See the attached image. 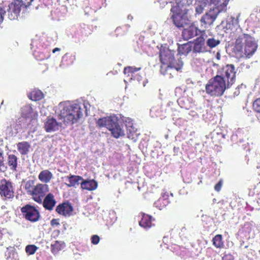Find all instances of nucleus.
<instances>
[{
    "label": "nucleus",
    "instance_id": "17",
    "mask_svg": "<svg viewBox=\"0 0 260 260\" xmlns=\"http://www.w3.org/2000/svg\"><path fill=\"white\" fill-rule=\"evenodd\" d=\"M61 126V123L57 122L55 118H51L47 119L45 123L44 127L47 132L50 133L58 130Z\"/></svg>",
    "mask_w": 260,
    "mask_h": 260
},
{
    "label": "nucleus",
    "instance_id": "30",
    "mask_svg": "<svg viewBox=\"0 0 260 260\" xmlns=\"http://www.w3.org/2000/svg\"><path fill=\"white\" fill-rule=\"evenodd\" d=\"M141 70V68L128 66L124 68L123 73L127 77H132L133 74Z\"/></svg>",
    "mask_w": 260,
    "mask_h": 260
},
{
    "label": "nucleus",
    "instance_id": "7",
    "mask_svg": "<svg viewBox=\"0 0 260 260\" xmlns=\"http://www.w3.org/2000/svg\"><path fill=\"white\" fill-rule=\"evenodd\" d=\"M23 217L31 222H35L39 220L41 215L36 207L30 204H26L20 209Z\"/></svg>",
    "mask_w": 260,
    "mask_h": 260
},
{
    "label": "nucleus",
    "instance_id": "33",
    "mask_svg": "<svg viewBox=\"0 0 260 260\" xmlns=\"http://www.w3.org/2000/svg\"><path fill=\"white\" fill-rule=\"evenodd\" d=\"M74 60V56L67 53L63 56L62 62L66 66H69L73 63Z\"/></svg>",
    "mask_w": 260,
    "mask_h": 260
},
{
    "label": "nucleus",
    "instance_id": "40",
    "mask_svg": "<svg viewBox=\"0 0 260 260\" xmlns=\"http://www.w3.org/2000/svg\"><path fill=\"white\" fill-rule=\"evenodd\" d=\"M5 14V10L3 8L0 7V24L3 22Z\"/></svg>",
    "mask_w": 260,
    "mask_h": 260
},
{
    "label": "nucleus",
    "instance_id": "3",
    "mask_svg": "<svg viewBox=\"0 0 260 260\" xmlns=\"http://www.w3.org/2000/svg\"><path fill=\"white\" fill-rule=\"evenodd\" d=\"M231 87L222 76L217 75L208 81L205 89L206 93L211 96L220 97L223 95L225 90Z\"/></svg>",
    "mask_w": 260,
    "mask_h": 260
},
{
    "label": "nucleus",
    "instance_id": "19",
    "mask_svg": "<svg viewBox=\"0 0 260 260\" xmlns=\"http://www.w3.org/2000/svg\"><path fill=\"white\" fill-rule=\"evenodd\" d=\"M18 158L17 156L13 154H8L7 158V164L8 168L13 172L17 171L18 167Z\"/></svg>",
    "mask_w": 260,
    "mask_h": 260
},
{
    "label": "nucleus",
    "instance_id": "46",
    "mask_svg": "<svg viewBox=\"0 0 260 260\" xmlns=\"http://www.w3.org/2000/svg\"><path fill=\"white\" fill-rule=\"evenodd\" d=\"M227 256H228L227 255H225V256H224V257H223V259H224V258H226V257Z\"/></svg>",
    "mask_w": 260,
    "mask_h": 260
},
{
    "label": "nucleus",
    "instance_id": "20",
    "mask_svg": "<svg viewBox=\"0 0 260 260\" xmlns=\"http://www.w3.org/2000/svg\"><path fill=\"white\" fill-rule=\"evenodd\" d=\"M141 215L142 218L139 221V225L146 229L150 228L153 225L152 223V217L144 213H142Z\"/></svg>",
    "mask_w": 260,
    "mask_h": 260
},
{
    "label": "nucleus",
    "instance_id": "13",
    "mask_svg": "<svg viewBox=\"0 0 260 260\" xmlns=\"http://www.w3.org/2000/svg\"><path fill=\"white\" fill-rule=\"evenodd\" d=\"M55 211L59 215L64 216H70L73 211V207L71 204L67 201L57 205Z\"/></svg>",
    "mask_w": 260,
    "mask_h": 260
},
{
    "label": "nucleus",
    "instance_id": "32",
    "mask_svg": "<svg viewBox=\"0 0 260 260\" xmlns=\"http://www.w3.org/2000/svg\"><path fill=\"white\" fill-rule=\"evenodd\" d=\"M90 34L91 32L88 26L85 24L77 30V35L81 37H88Z\"/></svg>",
    "mask_w": 260,
    "mask_h": 260
},
{
    "label": "nucleus",
    "instance_id": "25",
    "mask_svg": "<svg viewBox=\"0 0 260 260\" xmlns=\"http://www.w3.org/2000/svg\"><path fill=\"white\" fill-rule=\"evenodd\" d=\"M229 1L230 0H224V1L221 3L220 0H210L209 3L210 4H213L215 6V7L213 9H221V12L226 10V6Z\"/></svg>",
    "mask_w": 260,
    "mask_h": 260
},
{
    "label": "nucleus",
    "instance_id": "22",
    "mask_svg": "<svg viewBox=\"0 0 260 260\" xmlns=\"http://www.w3.org/2000/svg\"><path fill=\"white\" fill-rule=\"evenodd\" d=\"M17 148L19 153L25 155L28 154L30 148V144L28 142L23 141L17 144Z\"/></svg>",
    "mask_w": 260,
    "mask_h": 260
},
{
    "label": "nucleus",
    "instance_id": "10",
    "mask_svg": "<svg viewBox=\"0 0 260 260\" xmlns=\"http://www.w3.org/2000/svg\"><path fill=\"white\" fill-rule=\"evenodd\" d=\"M236 75V71L234 65L228 64L222 67L219 76H222L228 85L232 86L235 82Z\"/></svg>",
    "mask_w": 260,
    "mask_h": 260
},
{
    "label": "nucleus",
    "instance_id": "45",
    "mask_svg": "<svg viewBox=\"0 0 260 260\" xmlns=\"http://www.w3.org/2000/svg\"><path fill=\"white\" fill-rule=\"evenodd\" d=\"M2 233L1 230H0V237L2 236Z\"/></svg>",
    "mask_w": 260,
    "mask_h": 260
},
{
    "label": "nucleus",
    "instance_id": "31",
    "mask_svg": "<svg viewBox=\"0 0 260 260\" xmlns=\"http://www.w3.org/2000/svg\"><path fill=\"white\" fill-rule=\"evenodd\" d=\"M8 170V166L5 163L4 151L0 148V173H5Z\"/></svg>",
    "mask_w": 260,
    "mask_h": 260
},
{
    "label": "nucleus",
    "instance_id": "36",
    "mask_svg": "<svg viewBox=\"0 0 260 260\" xmlns=\"http://www.w3.org/2000/svg\"><path fill=\"white\" fill-rule=\"evenodd\" d=\"M252 109L255 112L260 113V98H257L253 101Z\"/></svg>",
    "mask_w": 260,
    "mask_h": 260
},
{
    "label": "nucleus",
    "instance_id": "18",
    "mask_svg": "<svg viewBox=\"0 0 260 260\" xmlns=\"http://www.w3.org/2000/svg\"><path fill=\"white\" fill-rule=\"evenodd\" d=\"M186 0H175L173 5L172 6L171 12H182L183 10H189L187 8V6L186 4Z\"/></svg>",
    "mask_w": 260,
    "mask_h": 260
},
{
    "label": "nucleus",
    "instance_id": "24",
    "mask_svg": "<svg viewBox=\"0 0 260 260\" xmlns=\"http://www.w3.org/2000/svg\"><path fill=\"white\" fill-rule=\"evenodd\" d=\"M69 183H66L68 187H75L80 184V181L83 180L81 176L71 175L67 177Z\"/></svg>",
    "mask_w": 260,
    "mask_h": 260
},
{
    "label": "nucleus",
    "instance_id": "38",
    "mask_svg": "<svg viewBox=\"0 0 260 260\" xmlns=\"http://www.w3.org/2000/svg\"><path fill=\"white\" fill-rule=\"evenodd\" d=\"M91 243L96 245L99 243L100 241V237L96 235H93L91 238Z\"/></svg>",
    "mask_w": 260,
    "mask_h": 260
},
{
    "label": "nucleus",
    "instance_id": "14",
    "mask_svg": "<svg viewBox=\"0 0 260 260\" xmlns=\"http://www.w3.org/2000/svg\"><path fill=\"white\" fill-rule=\"evenodd\" d=\"M208 51L205 45V39L202 35L194 40L193 42V51L194 53H205Z\"/></svg>",
    "mask_w": 260,
    "mask_h": 260
},
{
    "label": "nucleus",
    "instance_id": "27",
    "mask_svg": "<svg viewBox=\"0 0 260 260\" xmlns=\"http://www.w3.org/2000/svg\"><path fill=\"white\" fill-rule=\"evenodd\" d=\"M64 246V243L61 241H55L51 244V251L54 254H56Z\"/></svg>",
    "mask_w": 260,
    "mask_h": 260
},
{
    "label": "nucleus",
    "instance_id": "9",
    "mask_svg": "<svg viewBox=\"0 0 260 260\" xmlns=\"http://www.w3.org/2000/svg\"><path fill=\"white\" fill-rule=\"evenodd\" d=\"M189 10H183L182 12L171 13V19L173 24L178 28L184 27L190 22L189 16Z\"/></svg>",
    "mask_w": 260,
    "mask_h": 260
},
{
    "label": "nucleus",
    "instance_id": "26",
    "mask_svg": "<svg viewBox=\"0 0 260 260\" xmlns=\"http://www.w3.org/2000/svg\"><path fill=\"white\" fill-rule=\"evenodd\" d=\"M28 97L31 101H38L44 98V94L40 90L34 89L28 94Z\"/></svg>",
    "mask_w": 260,
    "mask_h": 260
},
{
    "label": "nucleus",
    "instance_id": "12",
    "mask_svg": "<svg viewBox=\"0 0 260 260\" xmlns=\"http://www.w3.org/2000/svg\"><path fill=\"white\" fill-rule=\"evenodd\" d=\"M24 4L22 0H14L9 6L8 17L10 20L17 19L21 10L22 6Z\"/></svg>",
    "mask_w": 260,
    "mask_h": 260
},
{
    "label": "nucleus",
    "instance_id": "23",
    "mask_svg": "<svg viewBox=\"0 0 260 260\" xmlns=\"http://www.w3.org/2000/svg\"><path fill=\"white\" fill-rule=\"evenodd\" d=\"M53 178L52 173L48 170L42 171L38 175V178L42 182L49 183Z\"/></svg>",
    "mask_w": 260,
    "mask_h": 260
},
{
    "label": "nucleus",
    "instance_id": "1",
    "mask_svg": "<svg viewBox=\"0 0 260 260\" xmlns=\"http://www.w3.org/2000/svg\"><path fill=\"white\" fill-rule=\"evenodd\" d=\"M257 47L253 37L243 34L236 39L232 52L238 58H250L256 52Z\"/></svg>",
    "mask_w": 260,
    "mask_h": 260
},
{
    "label": "nucleus",
    "instance_id": "16",
    "mask_svg": "<svg viewBox=\"0 0 260 260\" xmlns=\"http://www.w3.org/2000/svg\"><path fill=\"white\" fill-rule=\"evenodd\" d=\"M199 29L194 24H191L188 27L183 29L182 32V36L184 40H188L198 35Z\"/></svg>",
    "mask_w": 260,
    "mask_h": 260
},
{
    "label": "nucleus",
    "instance_id": "28",
    "mask_svg": "<svg viewBox=\"0 0 260 260\" xmlns=\"http://www.w3.org/2000/svg\"><path fill=\"white\" fill-rule=\"evenodd\" d=\"M191 50V46L188 43L183 44L178 46V53L181 55H187Z\"/></svg>",
    "mask_w": 260,
    "mask_h": 260
},
{
    "label": "nucleus",
    "instance_id": "15",
    "mask_svg": "<svg viewBox=\"0 0 260 260\" xmlns=\"http://www.w3.org/2000/svg\"><path fill=\"white\" fill-rule=\"evenodd\" d=\"M41 204L46 210H53L56 204L55 196L52 193H48L42 200Z\"/></svg>",
    "mask_w": 260,
    "mask_h": 260
},
{
    "label": "nucleus",
    "instance_id": "34",
    "mask_svg": "<svg viewBox=\"0 0 260 260\" xmlns=\"http://www.w3.org/2000/svg\"><path fill=\"white\" fill-rule=\"evenodd\" d=\"M220 43V41L218 39H215L214 38H209L206 42L207 46L210 49L213 48L218 46Z\"/></svg>",
    "mask_w": 260,
    "mask_h": 260
},
{
    "label": "nucleus",
    "instance_id": "41",
    "mask_svg": "<svg viewBox=\"0 0 260 260\" xmlns=\"http://www.w3.org/2000/svg\"><path fill=\"white\" fill-rule=\"evenodd\" d=\"M204 8L201 5H199L196 8V12L198 14H200L203 12Z\"/></svg>",
    "mask_w": 260,
    "mask_h": 260
},
{
    "label": "nucleus",
    "instance_id": "29",
    "mask_svg": "<svg viewBox=\"0 0 260 260\" xmlns=\"http://www.w3.org/2000/svg\"><path fill=\"white\" fill-rule=\"evenodd\" d=\"M213 244L216 248H221L223 247L224 243L222 241V236L220 234L215 236L213 239Z\"/></svg>",
    "mask_w": 260,
    "mask_h": 260
},
{
    "label": "nucleus",
    "instance_id": "4",
    "mask_svg": "<svg viewBox=\"0 0 260 260\" xmlns=\"http://www.w3.org/2000/svg\"><path fill=\"white\" fill-rule=\"evenodd\" d=\"M119 118L115 115L99 118L96 122L99 127H106L111 131L112 135L115 138L124 135V131L118 124Z\"/></svg>",
    "mask_w": 260,
    "mask_h": 260
},
{
    "label": "nucleus",
    "instance_id": "2",
    "mask_svg": "<svg viewBox=\"0 0 260 260\" xmlns=\"http://www.w3.org/2000/svg\"><path fill=\"white\" fill-rule=\"evenodd\" d=\"M85 106L79 104L65 103L59 106L58 119L66 124H73L78 122L83 116Z\"/></svg>",
    "mask_w": 260,
    "mask_h": 260
},
{
    "label": "nucleus",
    "instance_id": "39",
    "mask_svg": "<svg viewBox=\"0 0 260 260\" xmlns=\"http://www.w3.org/2000/svg\"><path fill=\"white\" fill-rule=\"evenodd\" d=\"M223 184V181L222 179H220L218 182L214 186V189L217 191H219L221 190V187Z\"/></svg>",
    "mask_w": 260,
    "mask_h": 260
},
{
    "label": "nucleus",
    "instance_id": "11",
    "mask_svg": "<svg viewBox=\"0 0 260 260\" xmlns=\"http://www.w3.org/2000/svg\"><path fill=\"white\" fill-rule=\"evenodd\" d=\"M220 12L221 9H211L201 17L200 21L202 25L206 28L207 25L212 24Z\"/></svg>",
    "mask_w": 260,
    "mask_h": 260
},
{
    "label": "nucleus",
    "instance_id": "44",
    "mask_svg": "<svg viewBox=\"0 0 260 260\" xmlns=\"http://www.w3.org/2000/svg\"><path fill=\"white\" fill-rule=\"evenodd\" d=\"M15 127H16V129L17 131H18V129H20L21 128V126L20 124H17L15 125Z\"/></svg>",
    "mask_w": 260,
    "mask_h": 260
},
{
    "label": "nucleus",
    "instance_id": "43",
    "mask_svg": "<svg viewBox=\"0 0 260 260\" xmlns=\"http://www.w3.org/2000/svg\"><path fill=\"white\" fill-rule=\"evenodd\" d=\"M60 50V49L59 48H55L54 49H53L52 50V52L53 53H55L56 51H59Z\"/></svg>",
    "mask_w": 260,
    "mask_h": 260
},
{
    "label": "nucleus",
    "instance_id": "21",
    "mask_svg": "<svg viewBox=\"0 0 260 260\" xmlns=\"http://www.w3.org/2000/svg\"><path fill=\"white\" fill-rule=\"evenodd\" d=\"M81 188L87 190H95L98 187V183L94 180H84L80 183Z\"/></svg>",
    "mask_w": 260,
    "mask_h": 260
},
{
    "label": "nucleus",
    "instance_id": "8",
    "mask_svg": "<svg viewBox=\"0 0 260 260\" xmlns=\"http://www.w3.org/2000/svg\"><path fill=\"white\" fill-rule=\"evenodd\" d=\"M15 188L10 180L3 179L0 181V196L5 201L12 199L14 197Z\"/></svg>",
    "mask_w": 260,
    "mask_h": 260
},
{
    "label": "nucleus",
    "instance_id": "37",
    "mask_svg": "<svg viewBox=\"0 0 260 260\" xmlns=\"http://www.w3.org/2000/svg\"><path fill=\"white\" fill-rule=\"evenodd\" d=\"M37 248V247L35 245H28L25 247V251L27 254L31 255L36 252Z\"/></svg>",
    "mask_w": 260,
    "mask_h": 260
},
{
    "label": "nucleus",
    "instance_id": "5",
    "mask_svg": "<svg viewBox=\"0 0 260 260\" xmlns=\"http://www.w3.org/2000/svg\"><path fill=\"white\" fill-rule=\"evenodd\" d=\"M24 188L27 193L31 197L32 200L40 204L48 191V185L42 183H38L35 185V182L33 180L27 181L25 183Z\"/></svg>",
    "mask_w": 260,
    "mask_h": 260
},
{
    "label": "nucleus",
    "instance_id": "42",
    "mask_svg": "<svg viewBox=\"0 0 260 260\" xmlns=\"http://www.w3.org/2000/svg\"><path fill=\"white\" fill-rule=\"evenodd\" d=\"M52 226H58L59 225V219L53 218L50 221Z\"/></svg>",
    "mask_w": 260,
    "mask_h": 260
},
{
    "label": "nucleus",
    "instance_id": "47",
    "mask_svg": "<svg viewBox=\"0 0 260 260\" xmlns=\"http://www.w3.org/2000/svg\"><path fill=\"white\" fill-rule=\"evenodd\" d=\"M3 103H4V101H3L2 103H1V105L3 104Z\"/></svg>",
    "mask_w": 260,
    "mask_h": 260
},
{
    "label": "nucleus",
    "instance_id": "6",
    "mask_svg": "<svg viewBox=\"0 0 260 260\" xmlns=\"http://www.w3.org/2000/svg\"><path fill=\"white\" fill-rule=\"evenodd\" d=\"M159 59L162 64L168 67L174 68L177 71L182 69L183 62L180 58L175 59V51L170 50L168 48L161 47L159 50Z\"/></svg>",
    "mask_w": 260,
    "mask_h": 260
},
{
    "label": "nucleus",
    "instance_id": "35",
    "mask_svg": "<svg viewBox=\"0 0 260 260\" xmlns=\"http://www.w3.org/2000/svg\"><path fill=\"white\" fill-rule=\"evenodd\" d=\"M35 56L37 60H44L45 59H47L49 58L50 55L48 53L47 54H46L44 52H37L35 54Z\"/></svg>",
    "mask_w": 260,
    "mask_h": 260
}]
</instances>
